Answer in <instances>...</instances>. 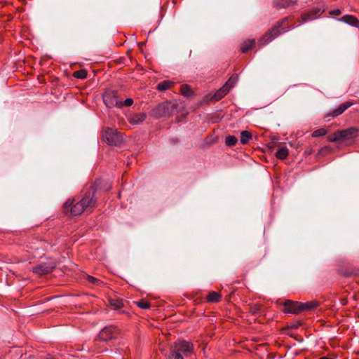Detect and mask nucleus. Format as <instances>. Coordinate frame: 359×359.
<instances>
[{
	"label": "nucleus",
	"instance_id": "f257e3e1",
	"mask_svg": "<svg viewBox=\"0 0 359 359\" xmlns=\"http://www.w3.org/2000/svg\"><path fill=\"white\" fill-rule=\"evenodd\" d=\"M95 194V187L90 186L82 194L81 199L76 203H74V199L69 198L63 205L64 212H69L72 216H78L85 211L91 212L97 205Z\"/></svg>",
	"mask_w": 359,
	"mask_h": 359
},
{
	"label": "nucleus",
	"instance_id": "f03ea898",
	"mask_svg": "<svg viewBox=\"0 0 359 359\" xmlns=\"http://www.w3.org/2000/svg\"><path fill=\"white\" fill-rule=\"evenodd\" d=\"M288 18H285L278 21L270 29H269L258 41L260 46H264L283 33L288 32L291 27L287 25Z\"/></svg>",
	"mask_w": 359,
	"mask_h": 359
},
{
	"label": "nucleus",
	"instance_id": "7ed1b4c3",
	"mask_svg": "<svg viewBox=\"0 0 359 359\" xmlns=\"http://www.w3.org/2000/svg\"><path fill=\"white\" fill-rule=\"evenodd\" d=\"M318 301H311L306 302H293L292 300H286L283 303V312L287 313L299 314L302 311H311L319 306Z\"/></svg>",
	"mask_w": 359,
	"mask_h": 359
},
{
	"label": "nucleus",
	"instance_id": "20e7f679",
	"mask_svg": "<svg viewBox=\"0 0 359 359\" xmlns=\"http://www.w3.org/2000/svg\"><path fill=\"white\" fill-rule=\"evenodd\" d=\"M102 138L110 146H120L123 142V135L116 129L104 128L102 130Z\"/></svg>",
	"mask_w": 359,
	"mask_h": 359
},
{
	"label": "nucleus",
	"instance_id": "39448f33",
	"mask_svg": "<svg viewBox=\"0 0 359 359\" xmlns=\"http://www.w3.org/2000/svg\"><path fill=\"white\" fill-rule=\"evenodd\" d=\"M172 348L180 355H182L183 357L190 356L194 353V346L193 343L185 340H177L174 343Z\"/></svg>",
	"mask_w": 359,
	"mask_h": 359
},
{
	"label": "nucleus",
	"instance_id": "423d86ee",
	"mask_svg": "<svg viewBox=\"0 0 359 359\" xmlns=\"http://www.w3.org/2000/svg\"><path fill=\"white\" fill-rule=\"evenodd\" d=\"M103 101L105 105L109 108L123 107V102L118 100L117 92L114 90L108 89L104 93Z\"/></svg>",
	"mask_w": 359,
	"mask_h": 359
},
{
	"label": "nucleus",
	"instance_id": "0eeeda50",
	"mask_svg": "<svg viewBox=\"0 0 359 359\" xmlns=\"http://www.w3.org/2000/svg\"><path fill=\"white\" fill-rule=\"evenodd\" d=\"M55 268V264L53 262H43L34 266L32 272L37 275L43 276L52 272Z\"/></svg>",
	"mask_w": 359,
	"mask_h": 359
},
{
	"label": "nucleus",
	"instance_id": "6e6552de",
	"mask_svg": "<svg viewBox=\"0 0 359 359\" xmlns=\"http://www.w3.org/2000/svg\"><path fill=\"white\" fill-rule=\"evenodd\" d=\"M118 330L114 326H107L105 327L102 331L100 332L98 336V339H96L102 341H107L115 337L117 334Z\"/></svg>",
	"mask_w": 359,
	"mask_h": 359
},
{
	"label": "nucleus",
	"instance_id": "1a4fd4ad",
	"mask_svg": "<svg viewBox=\"0 0 359 359\" xmlns=\"http://www.w3.org/2000/svg\"><path fill=\"white\" fill-rule=\"evenodd\" d=\"M323 11L324 8H323V6H316L311 8V10L304 12L302 14L301 18L303 22L313 20L320 17V15L323 13Z\"/></svg>",
	"mask_w": 359,
	"mask_h": 359
},
{
	"label": "nucleus",
	"instance_id": "9d476101",
	"mask_svg": "<svg viewBox=\"0 0 359 359\" xmlns=\"http://www.w3.org/2000/svg\"><path fill=\"white\" fill-rule=\"evenodd\" d=\"M359 129L355 127H351L346 130H340L341 141L351 140L358 137Z\"/></svg>",
	"mask_w": 359,
	"mask_h": 359
},
{
	"label": "nucleus",
	"instance_id": "9b49d317",
	"mask_svg": "<svg viewBox=\"0 0 359 359\" xmlns=\"http://www.w3.org/2000/svg\"><path fill=\"white\" fill-rule=\"evenodd\" d=\"M353 104V102L349 101L343 102L338 107V108L333 109L331 112L328 113L326 115V117H337L340 114H343L348 108L351 107Z\"/></svg>",
	"mask_w": 359,
	"mask_h": 359
},
{
	"label": "nucleus",
	"instance_id": "f8f14e48",
	"mask_svg": "<svg viewBox=\"0 0 359 359\" xmlns=\"http://www.w3.org/2000/svg\"><path fill=\"white\" fill-rule=\"evenodd\" d=\"M338 20L345 22L354 27L359 28V20L354 15H345L342 18L338 19Z\"/></svg>",
	"mask_w": 359,
	"mask_h": 359
},
{
	"label": "nucleus",
	"instance_id": "ddd939ff",
	"mask_svg": "<svg viewBox=\"0 0 359 359\" xmlns=\"http://www.w3.org/2000/svg\"><path fill=\"white\" fill-rule=\"evenodd\" d=\"M297 0H273V6L276 8H288L296 4Z\"/></svg>",
	"mask_w": 359,
	"mask_h": 359
},
{
	"label": "nucleus",
	"instance_id": "4468645a",
	"mask_svg": "<svg viewBox=\"0 0 359 359\" xmlns=\"http://www.w3.org/2000/svg\"><path fill=\"white\" fill-rule=\"evenodd\" d=\"M208 303H217L222 299V294L217 292L212 291L205 297Z\"/></svg>",
	"mask_w": 359,
	"mask_h": 359
},
{
	"label": "nucleus",
	"instance_id": "2eb2a0df",
	"mask_svg": "<svg viewBox=\"0 0 359 359\" xmlns=\"http://www.w3.org/2000/svg\"><path fill=\"white\" fill-rule=\"evenodd\" d=\"M147 115L145 113L135 114L129 118V122L132 124H139L146 119Z\"/></svg>",
	"mask_w": 359,
	"mask_h": 359
},
{
	"label": "nucleus",
	"instance_id": "dca6fc26",
	"mask_svg": "<svg viewBox=\"0 0 359 359\" xmlns=\"http://www.w3.org/2000/svg\"><path fill=\"white\" fill-rule=\"evenodd\" d=\"M229 92V89H226V87L223 86L214 94V95L211 97V100L215 102L219 101L223 98Z\"/></svg>",
	"mask_w": 359,
	"mask_h": 359
},
{
	"label": "nucleus",
	"instance_id": "f3484780",
	"mask_svg": "<svg viewBox=\"0 0 359 359\" xmlns=\"http://www.w3.org/2000/svg\"><path fill=\"white\" fill-rule=\"evenodd\" d=\"M174 85V82L169 80H164L157 84L156 89L159 91H165L171 88Z\"/></svg>",
	"mask_w": 359,
	"mask_h": 359
},
{
	"label": "nucleus",
	"instance_id": "a211bd4d",
	"mask_svg": "<svg viewBox=\"0 0 359 359\" xmlns=\"http://www.w3.org/2000/svg\"><path fill=\"white\" fill-rule=\"evenodd\" d=\"M255 44V39H248L245 41L241 48V52L245 53L252 48Z\"/></svg>",
	"mask_w": 359,
	"mask_h": 359
},
{
	"label": "nucleus",
	"instance_id": "6ab92c4d",
	"mask_svg": "<svg viewBox=\"0 0 359 359\" xmlns=\"http://www.w3.org/2000/svg\"><path fill=\"white\" fill-rule=\"evenodd\" d=\"M109 303L110 306L114 309H118L123 306V300L119 298H110Z\"/></svg>",
	"mask_w": 359,
	"mask_h": 359
},
{
	"label": "nucleus",
	"instance_id": "aec40b11",
	"mask_svg": "<svg viewBox=\"0 0 359 359\" xmlns=\"http://www.w3.org/2000/svg\"><path fill=\"white\" fill-rule=\"evenodd\" d=\"M289 154V150L286 147H280L276 152V157L280 160L285 159Z\"/></svg>",
	"mask_w": 359,
	"mask_h": 359
},
{
	"label": "nucleus",
	"instance_id": "412c9836",
	"mask_svg": "<svg viewBox=\"0 0 359 359\" xmlns=\"http://www.w3.org/2000/svg\"><path fill=\"white\" fill-rule=\"evenodd\" d=\"M252 138V134L247 130H243L241 133V143L242 144H247Z\"/></svg>",
	"mask_w": 359,
	"mask_h": 359
},
{
	"label": "nucleus",
	"instance_id": "4be33fe9",
	"mask_svg": "<svg viewBox=\"0 0 359 359\" xmlns=\"http://www.w3.org/2000/svg\"><path fill=\"white\" fill-rule=\"evenodd\" d=\"M180 92L182 95L190 97L194 95V92L190 88V86L187 84L182 85L180 88Z\"/></svg>",
	"mask_w": 359,
	"mask_h": 359
},
{
	"label": "nucleus",
	"instance_id": "5701e85b",
	"mask_svg": "<svg viewBox=\"0 0 359 359\" xmlns=\"http://www.w3.org/2000/svg\"><path fill=\"white\" fill-rule=\"evenodd\" d=\"M238 81V76L237 75H232L229 80L225 83L224 85V87H226V89H229V91L231 88L234 86L236 83Z\"/></svg>",
	"mask_w": 359,
	"mask_h": 359
},
{
	"label": "nucleus",
	"instance_id": "b1692460",
	"mask_svg": "<svg viewBox=\"0 0 359 359\" xmlns=\"http://www.w3.org/2000/svg\"><path fill=\"white\" fill-rule=\"evenodd\" d=\"M327 139L330 142H336L339 141H341V137L340 135V130H338L334 133L330 134Z\"/></svg>",
	"mask_w": 359,
	"mask_h": 359
},
{
	"label": "nucleus",
	"instance_id": "393cba45",
	"mask_svg": "<svg viewBox=\"0 0 359 359\" xmlns=\"http://www.w3.org/2000/svg\"><path fill=\"white\" fill-rule=\"evenodd\" d=\"M238 142V139L236 136L228 135L225 138V144L228 147H233Z\"/></svg>",
	"mask_w": 359,
	"mask_h": 359
},
{
	"label": "nucleus",
	"instance_id": "a878e982",
	"mask_svg": "<svg viewBox=\"0 0 359 359\" xmlns=\"http://www.w3.org/2000/svg\"><path fill=\"white\" fill-rule=\"evenodd\" d=\"M88 72L86 69H82L73 72V76L76 79H83L87 77Z\"/></svg>",
	"mask_w": 359,
	"mask_h": 359
},
{
	"label": "nucleus",
	"instance_id": "bb28decb",
	"mask_svg": "<svg viewBox=\"0 0 359 359\" xmlns=\"http://www.w3.org/2000/svg\"><path fill=\"white\" fill-rule=\"evenodd\" d=\"M168 359H184L182 355L178 353L176 351H175L172 348L168 355Z\"/></svg>",
	"mask_w": 359,
	"mask_h": 359
},
{
	"label": "nucleus",
	"instance_id": "cd10ccee",
	"mask_svg": "<svg viewBox=\"0 0 359 359\" xmlns=\"http://www.w3.org/2000/svg\"><path fill=\"white\" fill-rule=\"evenodd\" d=\"M327 131L325 128H320L318 130H316L312 133V137H318L324 136L327 134Z\"/></svg>",
	"mask_w": 359,
	"mask_h": 359
},
{
	"label": "nucleus",
	"instance_id": "c85d7f7f",
	"mask_svg": "<svg viewBox=\"0 0 359 359\" xmlns=\"http://www.w3.org/2000/svg\"><path fill=\"white\" fill-rule=\"evenodd\" d=\"M136 304L141 309H147L151 307V304L146 300H140L136 302Z\"/></svg>",
	"mask_w": 359,
	"mask_h": 359
},
{
	"label": "nucleus",
	"instance_id": "c756f323",
	"mask_svg": "<svg viewBox=\"0 0 359 359\" xmlns=\"http://www.w3.org/2000/svg\"><path fill=\"white\" fill-rule=\"evenodd\" d=\"M87 280L89 283H93L96 285H100L102 284V282L100 280H99L93 276H87Z\"/></svg>",
	"mask_w": 359,
	"mask_h": 359
},
{
	"label": "nucleus",
	"instance_id": "7c9ffc66",
	"mask_svg": "<svg viewBox=\"0 0 359 359\" xmlns=\"http://www.w3.org/2000/svg\"><path fill=\"white\" fill-rule=\"evenodd\" d=\"M133 104V100L132 98H127L123 102V107H130Z\"/></svg>",
	"mask_w": 359,
	"mask_h": 359
},
{
	"label": "nucleus",
	"instance_id": "2f4dec72",
	"mask_svg": "<svg viewBox=\"0 0 359 359\" xmlns=\"http://www.w3.org/2000/svg\"><path fill=\"white\" fill-rule=\"evenodd\" d=\"M330 15H339L341 13V11L340 9H334L332 10L329 12Z\"/></svg>",
	"mask_w": 359,
	"mask_h": 359
},
{
	"label": "nucleus",
	"instance_id": "473e14b6",
	"mask_svg": "<svg viewBox=\"0 0 359 359\" xmlns=\"http://www.w3.org/2000/svg\"><path fill=\"white\" fill-rule=\"evenodd\" d=\"M259 310H260L259 306L255 307L253 309H252V313L253 314L259 313Z\"/></svg>",
	"mask_w": 359,
	"mask_h": 359
},
{
	"label": "nucleus",
	"instance_id": "72a5a7b5",
	"mask_svg": "<svg viewBox=\"0 0 359 359\" xmlns=\"http://www.w3.org/2000/svg\"><path fill=\"white\" fill-rule=\"evenodd\" d=\"M346 276H359V272L357 271V272H351V273H347Z\"/></svg>",
	"mask_w": 359,
	"mask_h": 359
},
{
	"label": "nucleus",
	"instance_id": "f704fd0d",
	"mask_svg": "<svg viewBox=\"0 0 359 359\" xmlns=\"http://www.w3.org/2000/svg\"><path fill=\"white\" fill-rule=\"evenodd\" d=\"M165 109V107L163 104H159L158 107L156 108V111H161Z\"/></svg>",
	"mask_w": 359,
	"mask_h": 359
},
{
	"label": "nucleus",
	"instance_id": "c9c22d12",
	"mask_svg": "<svg viewBox=\"0 0 359 359\" xmlns=\"http://www.w3.org/2000/svg\"><path fill=\"white\" fill-rule=\"evenodd\" d=\"M313 152V150L311 148H307L306 150H305V153L306 154H311V153Z\"/></svg>",
	"mask_w": 359,
	"mask_h": 359
},
{
	"label": "nucleus",
	"instance_id": "e433bc0d",
	"mask_svg": "<svg viewBox=\"0 0 359 359\" xmlns=\"http://www.w3.org/2000/svg\"><path fill=\"white\" fill-rule=\"evenodd\" d=\"M159 116H164L165 115V112H162V113H158L157 114Z\"/></svg>",
	"mask_w": 359,
	"mask_h": 359
}]
</instances>
